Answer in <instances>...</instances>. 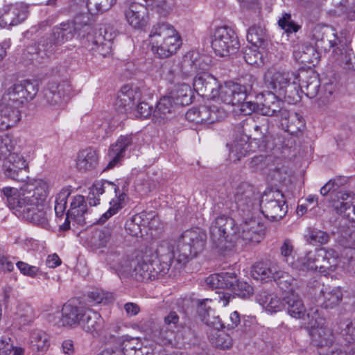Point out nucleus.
<instances>
[{
    "instance_id": "1",
    "label": "nucleus",
    "mask_w": 355,
    "mask_h": 355,
    "mask_svg": "<svg viewBox=\"0 0 355 355\" xmlns=\"http://www.w3.org/2000/svg\"><path fill=\"white\" fill-rule=\"evenodd\" d=\"M49 191V184L42 179L31 180L19 189L8 187L1 190L16 216L44 228L49 226L45 210Z\"/></svg>"
},
{
    "instance_id": "2",
    "label": "nucleus",
    "mask_w": 355,
    "mask_h": 355,
    "mask_svg": "<svg viewBox=\"0 0 355 355\" xmlns=\"http://www.w3.org/2000/svg\"><path fill=\"white\" fill-rule=\"evenodd\" d=\"M39 91L36 80H24L8 87L0 103V131L17 126L21 120L18 106L33 100Z\"/></svg>"
},
{
    "instance_id": "3",
    "label": "nucleus",
    "mask_w": 355,
    "mask_h": 355,
    "mask_svg": "<svg viewBox=\"0 0 355 355\" xmlns=\"http://www.w3.org/2000/svg\"><path fill=\"white\" fill-rule=\"evenodd\" d=\"M298 73L293 71L268 70L264 76L266 87L280 96L292 101H300V89L297 85Z\"/></svg>"
},
{
    "instance_id": "4",
    "label": "nucleus",
    "mask_w": 355,
    "mask_h": 355,
    "mask_svg": "<svg viewBox=\"0 0 355 355\" xmlns=\"http://www.w3.org/2000/svg\"><path fill=\"white\" fill-rule=\"evenodd\" d=\"M299 268H295L302 270H319V272L324 275L334 272L339 264L338 254L333 249L326 250L320 248L310 251L304 257L297 259Z\"/></svg>"
},
{
    "instance_id": "5",
    "label": "nucleus",
    "mask_w": 355,
    "mask_h": 355,
    "mask_svg": "<svg viewBox=\"0 0 355 355\" xmlns=\"http://www.w3.org/2000/svg\"><path fill=\"white\" fill-rule=\"evenodd\" d=\"M106 191H113L115 198L110 202L109 209L99 218V223H105L109 218L116 214L123 207L125 194L120 193L119 187L109 181L95 182L88 193L87 200L90 206H96L100 202V196Z\"/></svg>"
},
{
    "instance_id": "6",
    "label": "nucleus",
    "mask_w": 355,
    "mask_h": 355,
    "mask_svg": "<svg viewBox=\"0 0 355 355\" xmlns=\"http://www.w3.org/2000/svg\"><path fill=\"white\" fill-rule=\"evenodd\" d=\"M207 234L200 228L187 230L178 239L177 261L184 264L189 258L196 257L205 246Z\"/></svg>"
},
{
    "instance_id": "7",
    "label": "nucleus",
    "mask_w": 355,
    "mask_h": 355,
    "mask_svg": "<svg viewBox=\"0 0 355 355\" xmlns=\"http://www.w3.org/2000/svg\"><path fill=\"white\" fill-rule=\"evenodd\" d=\"M311 343L318 347L331 346L335 340L332 330L324 325L317 308H311L307 313V322Z\"/></svg>"
},
{
    "instance_id": "8",
    "label": "nucleus",
    "mask_w": 355,
    "mask_h": 355,
    "mask_svg": "<svg viewBox=\"0 0 355 355\" xmlns=\"http://www.w3.org/2000/svg\"><path fill=\"white\" fill-rule=\"evenodd\" d=\"M234 225V220L225 216H220L211 223L209 229L210 239L216 247L226 249L230 247L227 244L237 242Z\"/></svg>"
},
{
    "instance_id": "9",
    "label": "nucleus",
    "mask_w": 355,
    "mask_h": 355,
    "mask_svg": "<svg viewBox=\"0 0 355 355\" xmlns=\"http://www.w3.org/2000/svg\"><path fill=\"white\" fill-rule=\"evenodd\" d=\"M252 77L249 78V83L246 84L232 82L225 83L223 85L219 84L216 98L212 99L227 105H236L245 101L252 89Z\"/></svg>"
},
{
    "instance_id": "10",
    "label": "nucleus",
    "mask_w": 355,
    "mask_h": 355,
    "mask_svg": "<svg viewBox=\"0 0 355 355\" xmlns=\"http://www.w3.org/2000/svg\"><path fill=\"white\" fill-rule=\"evenodd\" d=\"M262 214L270 220H278L285 216L288 206L284 194L279 190L265 191L260 200Z\"/></svg>"
},
{
    "instance_id": "11",
    "label": "nucleus",
    "mask_w": 355,
    "mask_h": 355,
    "mask_svg": "<svg viewBox=\"0 0 355 355\" xmlns=\"http://www.w3.org/2000/svg\"><path fill=\"white\" fill-rule=\"evenodd\" d=\"M211 48L220 57L234 54L239 48L235 32L227 26L217 28L212 35Z\"/></svg>"
},
{
    "instance_id": "12",
    "label": "nucleus",
    "mask_w": 355,
    "mask_h": 355,
    "mask_svg": "<svg viewBox=\"0 0 355 355\" xmlns=\"http://www.w3.org/2000/svg\"><path fill=\"white\" fill-rule=\"evenodd\" d=\"M71 29L67 24L55 26L48 37H42L38 42V53L48 57L55 53L58 47L72 39Z\"/></svg>"
},
{
    "instance_id": "13",
    "label": "nucleus",
    "mask_w": 355,
    "mask_h": 355,
    "mask_svg": "<svg viewBox=\"0 0 355 355\" xmlns=\"http://www.w3.org/2000/svg\"><path fill=\"white\" fill-rule=\"evenodd\" d=\"M154 256L146 254L135 266L131 276L139 282L153 280L167 273L159 266Z\"/></svg>"
},
{
    "instance_id": "14",
    "label": "nucleus",
    "mask_w": 355,
    "mask_h": 355,
    "mask_svg": "<svg viewBox=\"0 0 355 355\" xmlns=\"http://www.w3.org/2000/svg\"><path fill=\"white\" fill-rule=\"evenodd\" d=\"M154 256L146 254L135 266L131 276L139 282L153 280L167 273L159 266Z\"/></svg>"
},
{
    "instance_id": "15",
    "label": "nucleus",
    "mask_w": 355,
    "mask_h": 355,
    "mask_svg": "<svg viewBox=\"0 0 355 355\" xmlns=\"http://www.w3.org/2000/svg\"><path fill=\"white\" fill-rule=\"evenodd\" d=\"M236 231L237 241L257 243L263 238L264 225L259 219L252 217L242 223Z\"/></svg>"
},
{
    "instance_id": "16",
    "label": "nucleus",
    "mask_w": 355,
    "mask_h": 355,
    "mask_svg": "<svg viewBox=\"0 0 355 355\" xmlns=\"http://www.w3.org/2000/svg\"><path fill=\"white\" fill-rule=\"evenodd\" d=\"M28 164L24 157L17 153H10L4 159L3 171L4 175L16 181H24L26 178Z\"/></svg>"
},
{
    "instance_id": "17",
    "label": "nucleus",
    "mask_w": 355,
    "mask_h": 355,
    "mask_svg": "<svg viewBox=\"0 0 355 355\" xmlns=\"http://www.w3.org/2000/svg\"><path fill=\"white\" fill-rule=\"evenodd\" d=\"M28 15V6L23 3L5 6L0 10V26H16L24 21Z\"/></svg>"
},
{
    "instance_id": "18",
    "label": "nucleus",
    "mask_w": 355,
    "mask_h": 355,
    "mask_svg": "<svg viewBox=\"0 0 355 355\" xmlns=\"http://www.w3.org/2000/svg\"><path fill=\"white\" fill-rule=\"evenodd\" d=\"M158 262L159 266L167 274L169 272L173 259H177L179 254L178 250L175 251V241L173 240H162L157 245L154 253L150 254Z\"/></svg>"
},
{
    "instance_id": "19",
    "label": "nucleus",
    "mask_w": 355,
    "mask_h": 355,
    "mask_svg": "<svg viewBox=\"0 0 355 355\" xmlns=\"http://www.w3.org/2000/svg\"><path fill=\"white\" fill-rule=\"evenodd\" d=\"M218 85V80L205 71L197 73L193 83V89L199 95L206 96L211 99L216 98Z\"/></svg>"
},
{
    "instance_id": "20",
    "label": "nucleus",
    "mask_w": 355,
    "mask_h": 355,
    "mask_svg": "<svg viewBox=\"0 0 355 355\" xmlns=\"http://www.w3.org/2000/svg\"><path fill=\"white\" fill-rule=\"evenodd\" d=\"M259 114L264 116H275L280 120L282 117L288 116V111L285 107V103L277 98L273 92L269 93L261 104Z\"/></svg>"
},
{
    "instance_id": "21",
    "label": "nucleus",
    "mask_w": 355,
    "mask_h": 355,
    "mask_svg": "<svg viewBox=\"0 0 355 355\" xmlns=\"http://www.w3.org/2000/svg\"><path fill=\"white\" fill-rule=\"evenodd\" d=\"M140 97L141 94L138 88L125 85L119 92L115 105L119 112L131 113Z\"/></svg>"
},
{
    "instance_id": "22",
    "label": "nucleus",
    "mask_w": 355,
    "mask_h": 355,
    "mask_svg": "<svg viewBox=\"0 0 355 355\" xmlns=\"http://www.w3.org/2000/svg\"><path fill=\"white\" fill-rule=\"evenodd\" d=\"M127 22L134 28H141L148 23V8L144 5L132 2L124 10Z\"/></svg>"
},
{
    "instance_id": "23",
    "label": "nucleus",
    "mask_w": 355,
    "mask_h": 355,
    "mask_svg": "<svg viewBox=\"0 0 355 355\" xmlns=\"http://www.w3.org/2000/svg\"><path fill=\"white\" fill-rule=\"evenodd\" d=\"M87 309V308L83 305L78 304L73 301H69L64 304L62 309V325L80 326Z\"/></svg>"
},
{
    "instance_id": "24",
    "label": "nucleus",
    "mask_w": 355,
    "mask_h": 355,
    "mask_svg": "<svg viewBox=\"0 0 355 355\" xmlns=\"http://www.w3.org/2000/svg\"><path fill=\"white\" fill-rule=\"evenodd\" d=\"M254 187L246 182L238 186L234 195V200L237 208L243 214L250 212L254 205Z\"/></svg>"
},
{
    "instance_id": "25",
    "label": "nucleus",
    "mask_w": 355,
    "mask_h": 355,
    "mask_svg": "<svg viewBox=\"0 0 355 355\" xmlns=\"http://www.w3.org/2000/svg\"><path fill=\"white\" fill-rule=\"evenodd\" d=\"M297 85L300 89V100L302 93H304L309 98H313L319 92L320 80L313 71H302L298 73Z\"/></svg>"
},
{
    "instance_id": "26",
    "label": "nucleus",
    "mask_w": 355,
    "mask_h": 355,
    "mask_svg": "<svg viewBox=\"0 0 355 355\" xmlns=\"http://www.w3.org/2000/svg\"><path fill=\"white\" fill-rule=\"evenodd\" d=\"M180 107L168 96L159 99L153 112V120L157 123H164L171 119Z\"/></svg>"
},
{
    "instance_id": "27",
    "label": "nucleus",
    "mask_w": 355,
    "mask_h": 355,
    "mask_svg": "<svg viewBox=\"0 0 355 355\" xmlns=\"http://www.w3.org/2000/svg\"><path fill=\"white\" fill-rule=\"evenodd\" d=\"M179 35L171 24L165 21L154 24L150 31L148 40L151 46L157 45L159 42Z\"/></svg>"
},
{
    "instance_id": "28",
    "label": "nucleus",
    "mask_w": 355,
    "mask_h": 355,
    "mask_svg": "<svg viewBox=\"0 0 355 355\" xmlns=\"http://www.w3.org/2000/svg\"><path fill=\"white\" fill-rule=\"evenodd\" d=\"M80 327L87 333L97 337L103 329V320L98 313L87 308Z\"/></svg>"
},
{
    "instance_id": "29",
    "label": "nucleus",
    "mask_w": 355,
    "mask_h": 355,
    "mask_svg": "<svg viewBox=\"0 0 355 355\" xmlns=\"http://www.w3.org/2000/svg\"><path fill=\"white\" fill-rule=\"evenodd\" d=\"M98 164V155L97 150L92 148H87L80 150L76 160V168L82 173L94 169Z\"/></svg>"
},
{
    "instance_id": "30",
    "label": "nucleus",
    "mask_w": 355,
    "mask_h": 355,
    "mask_svg": "<svg viewBox=\"0 0 355 355\" xmlns=\"http://www.w3.org/2000/svg\"><path fill=\"white\" fill-rule=\"evenodd\" d=\"M209 302H211V300L207 298L199 300L198 313L205 324L213 327L214 330H217L223 327V324L219 316L216 314L215 311L207 306Z\"/></svg>"
},
{
    "instance_id": "31",
    "label": "nucleus",
    "mask_w": 355,
    "mask_h": 355,
    "mask_svg": "<svg viewBox=\"0 0 355 355\" xmlns=\"http://www.w3.org/2000/svg\"><path fill=\"white\" fill-rule=\"evenodd\" d=\"M287 313L296 319H305L307 313L305 306L301 297L295 293H288L284 297Z\"/></svg>"
},
{
    "instance_id": "32",
    "label": "nucleus",
    "mask_w": 355,
    "mask_h": 355,
    "mask_svg": "<svg viewBox=\"0 0 355 355\" xmlns=\"http://www.w3.org/2000/svg\"><path fill=\"white\" fill-rule=\"evenodd\" d=\"M230 151L231 159L234 161H239L250 152L254 151V150L252 149V145L249 144V137L243 133L235 136L230 146Z\"/></svg>"
},
{
    "instance_id": "33",
    "label": "nucleus",
    "mask_w": 355,
    "mask_h": 355,
    "mask_svg": "<svg viewBox=\"0 0 355 355\" xmlns=\"http://www.w3.org/2000/svg\"><path fill=\"white\" fill-rule=\"evenodd\" d=\"M293 56L296 61L304 65L314 66L320 59V53L316 46L307 44L298 45L293 52Z\"/></svg>"
},
{
    "instance_id": "34",
    "label": "nucleus",
    "mask_w": 355,
    "mask_h": 355,
    "mask_svg": "<svg viewBox=\"0 0 355 355\" xmlns=\"http://www.w3.org/2000/svg\"><path fill=\"white\" fill-rule=\"evenodd\" d=\"M182 44L180 35L159 42L157 45L151 46L153 51L160 58H169L177 52Z\"/></svg>"
},
{
    "instance_id": "35",
    "label": "nucleus",
    "mask_w": 355,
    "mask_h": 355,
    "mask_svg": "<svg viewBox=\"0 0 355 355\" xmlns=\"http://www.w3.org/2000/svg\"><path fill=\"white\" fill-rule=\"evenodd\" d=\"M236 282H237L236 274L229 272L213 274L206 279L207 284L212 289L229 288L232 291Z\"/></svg>"
},
{
    "instance_id": "36",
    "label": "nucleus",
    "mask_w": 355,
    "mask_h": 355,
    "mask_svg": "<svg viewBox=\"0 0 355 355\" xmlns=\"http://www.w3.org/2000/svg\"><path fill=\"white\" fill-rule=\"evenodd\" d=\"M258 302L266 311L271 313L281 311L285 308L284 298L282 299L275 293L262 292L259 295Z\"/></svg>"
},
{
    "instance_id": "37",
    "label": "nucleus",
    "mask_w": 355,
    "mask_h": 355,
    "mask_svg": "<svg viewBox=\"0 0 355 355\" xmlns=\"http://www.w3.org/2000/svg\"><path fill=\"white\" fill-rule=\"evenodd\" d=\"M87 212V205L83 196L77 195L72 198L70 208L67 211L68 217H71L79 224L85 223L84 215Z\"/></svg>"
},
{
    "instance_id": "38",
    "label": "nucleus",
    "mask_w": 355,
    "mask_h": 355,
    "mask_svg": "<svg viewBox=\"0 0 355 355\" xmlns=\"http://www.w3.org/2000/svg\"><path fill=\"white\" fill-rule=\"evenodd\" d=\"M182 67L188 73H202L207 70L208 64L205 62L202 56L196 52L187 53L182 60Z\"/></svg>"
},
{
    "instance_id": "39",
    "label": "nucleus",
    "mask_w": 355,
    "mask_h": 355,
    "mask_svg": "<svg viewBox=\"0 0 355 355\" xmlns=\"http://www.w3.org/2000/svg\"><path fill=\"white\" fill-rule=\"evenodd\" d=\"M198 112L200 117V123L204 124L213 123L223 119L225 116L223 109L211 104L199 106Z\"/></svg>"
},
{
    "instance_id": "40",
    "label": "nucleus",
    "mask_w": 355,
    "mask_h": 355,
    "mask_svg": "<svg viewBox=\"0 0 355 355\" xmlns=\"http://www.w3.org/2000/svg\"><path fill=\"white\" fill-rule=\"evenodd\" d=\"M57 83H50L43 92L44 103L54 108L62 105L63 103V93Z\"/></svg>"
},
{
    "instance_id": "41",
    "label": "nucleus",
    "mask_w": 355,
    "mask_h": 355,
    "mask_svg": "<svg viewBox=\"0 0 355 355\" xmlns=\"http://www.w3.org/2000/svg\"><path fill=\"white\" fill-rule=\"evenodd\" d=\"M281 126L291 135H297L302 132L305 126L302 116L297 113H289L288 116L279 120Z\"/></svg>"
},
{
    "instance_id": "42",
    "label": "nucleus",
    "mask_w": 355,
    "mask_h": 355,
    "mask_svg": "<svg viewBox=\"0 0 355 355\" xmlns=\"http://www.w3.org/2000/svg\"><path fill=\"white\" fill-rule=\"evenodd\" d=\"M279 266L271 262H258L252 270V277L257 280L273 279Z\"/></svg>"
},
{
    "instance_id": "43",
    "label": "nucleus",
    "mask_w": 355,
    "mask_h": 355,
    "mask_svg": "<svg viewBox=\"0 0 355 355\" xmlns=\"http://www.w3.org/2000/svg\"><path fill=\"white\" fill-rule=\"evenodd\" d=\"M90 16L87 13H80L77 15L73 21H67L61 23L60 24H67L69 28L71 29L72 38L74 36V34L78 33L79 35L81 34V31H83L82 36H85V33L86 32H89L90 30Z\"/></svg>"
},
{
    "instance_id": "44",
    "label": "nucleus",
    "mask_w": 355,
    "mask_h": 355,
    "mask_svg": "<svg viewBox=\"0 0 355 355\" xmlns=\"http://www.w3.org/2000/svg\"><path fill=\"white\" fill-rule=\"evenodd\" d=\"M191 88L187 84H179L175 87L168 96L179 106L182 107L191 103Z\"/></svg>"
},
{
    "instance_id": "45",
    "label": "nucleus",
    "mask_w": 355,
    "mask_h": 355,
    "mask_svg": "<svg viewBox=\"0 0 355 355\" xmlns=\"http://www.w3.org/2000/svg\"><path fill=\"white\" fill-rule=\"evenodd\" d=\"M144 214L139 213L128 219L125 225L126 232L132 236H143V231L145 232L144 223L146 219H144Z\"/></svg>"
},
{
    "instance_id": "46",
    "label": "nucleus",
    "mask_w": 355,
    "mask_h": 355,
    "mask_svg": "<svg viewBox=\"0 0 355 355\" xmlns=\"http://www.w3.org/2000/svg\"><path fill=\"white\" fill-rule=\"evenodd\" d=\"M280 257L293 268H299V263L295 261L294 245L292 239L286 238L279 247Z\"/></svg>"
},
{
    "instance_id": "47",
    "label": "nucleus",
    "mask_w": 355,
    "mask_h": 355,
    "mask_svg": "<svg viewBox=\"0 0 355 355\" xmlns=\"http://www.w3.org/2000/svg\"><path fill=\"white\" fill-rule=\"evenodd\" d=\"M339 201L340 205H336V207L345 216L350 220H355V196L347 193H341Z\"/></svg>"
},
{
    "instance_id": "48",
    "label": "nucleus",
    "mask_w": 355,
    "mask_h": 355,
    "mask_svg": "<svg viewBox=\"0 0 355 355\" xmlns=\"http://www.w3.org/2000/svg\"><path fill=\"white\" fill-rule=\"evenodd\" d=\"M267 175V178L270 181H274L279 183L285 182L291 175V171L287 166L283 164L277 166L271 165L268 169V172H263Z\"/></svg>"
},
{
    "instance_id": "49",
    "label": "nucleus",
    "mask_w": 355,
    "mask_h": 355,
    "mask_svg": "<svg viewBox=\"0 0 355 355\" xmlns=\"http://www.w3.org/2000/svg\"><path fill=\"white\" fill-rule=\"evenodd\" d=\"M31 346L34 351L44 352L49 345V336L43 331H33L30 336Z\"/></svg>"
},
{
    "instance_id": "50",
    "label": "nucleus",
    "mask_w": 355,
    "mask_h": 355,
    "mask_svg": "<svg viewBox=\"0 0 355 355\" xmlns=\"http://www.w3.org/2000/svg\"><path fill=\"white\" fill-rule=\"evenodd\" d=\"M263 47H253L247 49L244 53V59L245 62L250 65L260 66L263 64L268 60L266 53L262 50Z\"/></svg>"
},
{
    "instance_id": "51",
    "label": "nucleus",
    "mask_w": 355,
    "mask_h": 355,
    "mask_svg": "<svg viewBox=\"0 0 355 355\" xmlns=\"http://www.w3.org/2000/svg\"><path fill=\"white\" fill-rule=\"evenodd\" d=\"M121 340V347L124 355H142V343L137 338L125 336Z\"/></svg>"
},
{
    "instance_id": "52",
    "label": "nucleus",
    "mask_w": 355,
    "mask_h": 355,
    "mask_svg": "<svg viewBox=\"0 0 355 355\" xmlns=\"http://www.w3.org/2000/svg\"><path fill=\"white\" fill-rule=\"evenodd\" d=\"M320 293L323 297V306L326 309L334 307L343 299V293L339 287L326 288L325 291L321 290Z\"/></svg>"
},
{
    "instance_id": "53",
    "label": "nucleus",
    "mask_w": 355,
    "mask_h": 355,
    "mask_svg": "<svg viewBox=\"0 0 355 355\" xmlns=\"http://www.w3.org/2000/svg\"><path fill=\"white\" fill-rule=\"evenodd\" d=\"M116 0H87L86 6L90 15H98L109 10Z\"/></svg>"
},
{
    "instance_id": "54",
    "label": "nucleus",
    "mask_w": 355,
    "mask_h": 355,
    "mask_svg": "<svg viewBox=\"0 0 355 355\" xmlns=\"http://www.w3.org/2000/svg\"><path fill=\"white\" fill-rule=\"evenodd\" d=\"M71 193V187L62 188L55 196V213L57 217H62L67 208V199Z\"/></svg>"
},
{
    "instance_id": "55",
    "label": "nucleus",
    "mask_w": 355,
    "mask_h": 355,
    "mask_svg": "<svg viewBox=\"0 0 355 355\" xmlns=\"http://www.w3.org/2000/svg\"><path fill=\"white\" fill-rule=\"evenodd\" d=\"M210 341L216 348L227 349L232 346V339L223 331L214 330L210 336Z\"/></svg>"
},
{
    "instance_id": "56",
    "label": "nucleus",
    "mask_w": 355,
    "mask_h": 355,
    "mask_svg": "<svg viewBox=\"0 0 355 355\" xmlns=\"http://www.w3.org/2000/svg\"><path fill=\"white\" fill-rule=\"evenodd\" d=\"M305 239L311 245H322L329 242V235L324 231L316 228H309Z\"/></svg>"
},
{
    "instance_id": "57",
    "label": "nucleus",
    "mask_w": 355,
    "mask_h": 355,
    "mask_svg": "<svg viewBox=\"0 0 355 355\" xmlns=\"http://www.w3.org/2000/svg\"><path fill=\"white\" fill-rule=\"evenodd\" d=\"M144 214V219H146V223H144L145 232L147 233V229L151 231L150 234L152 236H156V234L162 232L163 230V223L160 220L159 218L155 215L153 213H146L142 212Z\"/></svg>"
},
{
    "instance_id": "58",
    "label": "nucleus",
    "mask_w": 355,
    "mask_h": 355,
    "mask_svg": "<svg viewBox=\"0 0 355 355\" xmlns=\"http://www.w3.org/2000/svg\"><path fill=\"white\" fill-rule=\"evenodd\" d=\"M254 132L252 134L253 139L265 146L267 135L268 133L269 123L266 119H263L259 123H253L250 125Z\"/></svg>"
},
{
    "instance_id": "59",
    "label": "nucleus",
    "mask_w": 355,
    "mask_h": 355,
    "mask_svg": "<svg viewBox=\"0 0 355 355\" xmlns=\"http://www.w3.org/2000/svg\"><path fill=\"white\" fill-rule=\"evenodd\" d=\"M247 40L253 46L261 47L266 42L264 30L261 26H257L249 28L247 33Z\"/></svg>"
},
{
    "instance_id": "60",
    "label": "nucleus",
    "mask_w": 355,
    "mask_h": 355,
    "mask_svg": "<svg viewBox=\"0 0 355 355\" xmlns=\"http://www.w3.org/2000/svg\"><path fill=\"white\" fill-rule=\"evenodd\" d=\"M133 139L132 135H121L110 149L123 157L125 150L132 145Z\"/></svg>"
},
{
    "instance_id": "61",
    "label": "nucleus",
    "mask_w": 355,
    "mask_h": 355,
    "mask_svg": "<svg viewBox=\"0 0 355 355\" xmlns=\"http://www.w3.org/2000/svg\"><path fill=\"white\" fill-rule=\"evenodd\" d=\"M278 25L287 33H296L301 27L292 20L291 15L287 12L282 14V16L278 20Z\"/></svg>"
},
{
    "instance_id": "62",
    "label": "nucleus",
    "mask_w": 355,
    "mask_h": 355,
    "mask_svg": "<svg viewBox=\"0 0 355 355\" xmlns=\"http://www.w3.org/2000/svg\"><path fill=\"white\" fill-rule=\"evenodd\" d=\"M156 183L148 175H144L137 180L135 187L138 192L146 194L155 187Z\"/></svg>"
},
{
    "instance_id": "63",
    "label": "nucleus",
    "mask_w": 355,
    "mask_h": 355,
    "mask_svg": "<svg viewBox=\"0 0 355 355\" xmlns=\"http://www.w3.org/2000/svg\"><path fill=\"white\" fill-rule=\"evenodd\" d=\"M338 60L345 69L355 70V54L352 49H342Z\"/></svg>"
},
{
    "instance_id": "64",
    "label": "nucleus",
    "mask_w": 355,
    "mask_h": 355,
    "mask_svg": "<svg viewBox=\"0 0 355 355\" xmlns=\"http://www.w3.org/2000/svg\"><path fill=\"white\" fill-rule=\"evenodd\" d=\"M341 268L352 276L355 277V251L347 250L341 260Z\"/></svg>"
}]
</instances>
